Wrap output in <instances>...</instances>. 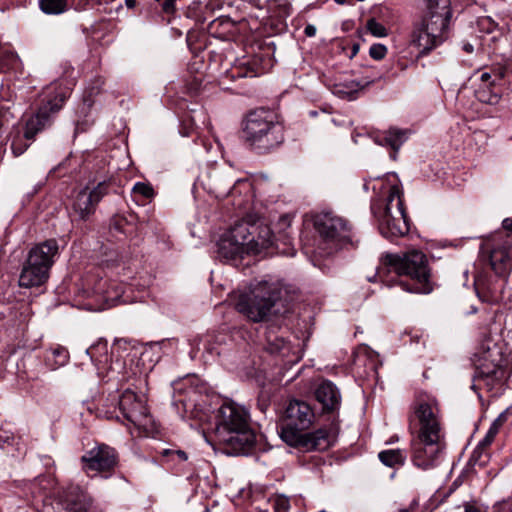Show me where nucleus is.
I'll return each instance as SVG.
<instances>
[{
	"instance_id": "1",
	"label": "nucleus",
	"mask_w": 512,
	"mask_h": 512,
	"mask_svg": "<svg viewBox=\"0 0 512 512\" xmlns=\"http://www.w3.org/2000/svg\"><path fill=\"white\" fill-rule=\"evenodd\" d=\"M315 419L312 407L305 401L293 399L289 401L284 412V425L280 436L290 446L305 450H325L330 446V435L327 429L320 428L313 432L303 433L310 428Z\"/></svg>"
},
{
	"instance_id": "2",
	"label": "nucleus",
	"mask_w": 512,
	"mask_h": 512,
	"mask_svg": "<svg viewBox=\"0 0 512 512\" xmlns=\"http://www.w3.org/2000/svg\"><path fill=\"white\" fill-rule=\"evenodd\" d=\"M290 293V287L280 280L256 281L239 294L235 308L248 320L262 322L270 316L276 303L286 300Z\"/></svg>"
},
{
	"instance_id": "3",
	"label": "nucleus",
	"mask_w": 512,
	"mask_h": 512,
	"mask_svg": "<svg viewBox=\"0 0 512 512\" xmlns=\"http://www.w3.org/2000/svg\"><path fill=\"white\" fill-rule=\"evenodd\" d=\"M247 411L235 404L225 403L219 409L215 437L230 454L246 453L256 442L250 428Z\"/></svg>"
},
{
	"instance_id": "4",
	"label": "nucleus",
	"mask_w": 512,
	"mask_h": 512,
	"mask_svg": "<svg viewBox=\"0 0 512 512\" xmlns=\"http://www.w3.org/2000/svg\"><path fill=\"white\" fill-rule=\"evenodd\" d=\"M243 138L252 149L266 153L284 141L283 127L273 111L256 109L244 120Z\"/></svg>"
},
{
	"instance_id": "5",
	"label": "nucleus",
	"mask_w": 512,
	"mask_h": 512,
	"mask_svg": "<svg viewBox=\"0 0 512 512\" xmlns=\"http://www.w3.org/2000/svg\"><path fill=\"white\" fill-rule=\"evenodd\" d=\"M313 226L319 236L334 252H354L360 245L352 227L344 218L332 213H319L313 217Z\"/></svg>"
},
{
	"instance_id": "6",
	"label": "nucleus",
	"mask_w": 512,
	"mask_h": 512,
	"mask_svg": "<svg viewBox=\"0 0 512 512\" xmlns=\"http://www.w3.org/2000/svg\"><path fill=\"white\" fill-rule=\"evenodd\" d=\"M385 207L379 216V229L385 237L403 236L409 231L403 192L396 184L387 186Z\"/></svg>"
},
{
	"instance_id": "7",
	"label": "nucleus",
	"mask_w": 512,
	"mask_h": 512,
	"mask_svg": "<svg viewBox=\"0 0 512 512\" xmlns=\"http://www.w3.org/2000/svg\"><path fill=\"white\" fill-rule=\"evenodd\" d=\"M42 105L26 123L25 139H32L39 131L51 124V117L60 111L68 94L58 83H52L44 92Z\"/></svg>"
},
{
	"instance_id": "8",
	"label": "nucleus",
	"mask_w": 512,
	"mask_h": 512,
	"mask_svg": "<svg viewBox=\"0 0 512 512\" xmlns=\"http://www.w3.org/2000/svg\"><path fill=\"white\" fill-rule=\"evenodd\" d=\"M253 215H247L243 219L235 222L227 231H225L217 241L218 253L222 256H238L250 254L252 250V223Z\"/></svg>"
},
{
	"instance_id": "9",
	"label": "nucleus",
	"mask_w": 512,
	"mask_h": 512,
	"mask_svg": "<svg viewBox=\"0 0 512 512\" xmlns=\"http://www.w3.org/2000/svg\"><path fill=\"white\" fill-rule=\"evenodd\" d=\"M91 496L78 485H69L43 503L41 512H90Z\"/></svg>"
},
{
	"instance_id": "10",
	"label": "nucleus",
	"mask_w": 512,
	"mask_h": 512,
	"mask_svg": "<svg viewBox=\"0 0 512 512\" xmlns=\"http://www.w3.org/2000/svg\"><path fill=\"white\" fill-rule=\"evenodd\" d=\"M413 420L418 426L417 435L443 436L440 407L434 398H420L413 407Z\"/></svg>"
},
{
	"instance_id": "11",
	"label": "nucleus",
	"mask_w": 512,
	"mask_h": 512,
	"mask_svg": "<svg viewBox=\"0 0 512 512\" xmlns=\"http://www.w3.org/2000/svg\"><path fill=\"white\" fill-rule=\"evenodd\" d=\"M449 26L423 18L411 34V44L421 53H427L442 44L448 38Z\"/></svg>"
},
{
	"instance_id": "12",
	"label": "nucleus",
	"mask_w": 512,
	"mask_h": 512,
	"mask_svg": "<svg viewBox=\"0 0 512 512\" xmlns=\"http://www.w3.org/2000/svg\"><path fill=\"white\" fill-rule=\"evenodd\" d=\"M411 447L413 464L423 470L431 469L444 449L443 436L417 435Z\"/></svg>"
},
{
	"instance_id": "13",
	"label": "nucleus",
	"mask_w": 512,
	"mask_h": 512,
	"mask_svg": "<svg viewBox=\"0 0 512 512\" xmlns=\"http://www.w3.org/2000/svg\"><path fill=\"white\" fill-rule=\"evenodd\" d=\"M106 194L107 184L105 182H100L93 188L84 187L72 198L70 204L71 215L80 220L88 219L94 214L98 203Z\"/></svg>"
},
{
	"instance_id": "14",
	"label": "nucleus",
	"mask_w": 512,
	"mask_h": 512,
	"mask_svg": "<svg viewBox=\"0 0 512 512\" xmlns=\"http://www.w3.org/2000/svg\"><path fill=\"white\" fill-rule=\"evenodd\" d=\"M81 462L87 474L110 472L117 465V453L113 448L100 444L86 451Z\"/></svg>"
},
{
	"instance_id": "15",
	"label": "nucleus",
	"mask_w": 512,
	"mask_h": 512,
	"mask_svg": "<svg viewBox=\"0 0 512 512\" xmlns=\"http://www.w3.org/2000/svg\"><path fill=\"white\" fill-rule=\"evenodd\" d=\"M52 265V258H27L19 276V285L24 288L43 285L49 278Z\"/></svg>"
},
{
	"instance_id": "16",
	"label": "nucleus",
	"mask_w": 512,
	"mask_h": 512,
	"mask_svg": "<svg viewBox=\"0 0 512 512\" xmlns=\"http://www.w3.org/2000/svg\"><path fill=\"white\" fill-rule=\"evenodd\" d=\"M387 259L389 269L394 271L396 274L400 276H408L422 284H426L428 282L430 276L429 269L423 258H417L418 261L413 260V258Z\"/></svg>"
},
{
	"instance_id": "17",
	"label": "nucleus",
	"mask_w": 512,
	"mask_h": 512,
	"mask_svg": "<svg viewBox=\"0 0 512 512\" xmlns=\"http://www.w3.org/2000/svg\"><path fill=\"white\" fill-rule=\"evenodd\" d=\"M119 409L124 418L135 426L147 425L149 420L147 408L133 391L126 390L122 393L119 399Z\"/></svg>"
},
{
	"instance_id": "18",
	"label": "nucleus",
	"mask_w": 512,
	"mask_h": 512,
	"mask_svg": "<svg viewBox=\"0 0 512 512\" xmlns=\"http://www.w3.org/2000/svg\"><path fill=\"white\" fill-rule=\"evenodd\" d=\"M477 356V369L479 375L483 378H497L499 372H501L502 357L499 348L493 344H483L480 352Z\"/></svg>"
},
{
	"instance_id": "19",
	"label": "nucleus",
	"mask_w": 512,
	"mask_h": 512,
	"mask_svg": "<svg viewBox=\"0 0 512 512\" xmlns=\"http://www.w3.org/2000/svg\"><path fill=\"white\" fill-rule=\"evenodd\" d=\"M252 223L254 227H252V234L256 233V237H252V246H249V249L252 250L253 254H276L280 253V251L276 250L273 232L269 225L260 222L257 223L256 217L253 215ZM281 254L288 255L289 252L281 251Z\"/></svg>"
},
{
	"instance_id": "20",
	"label": "nucleus",
	"mask_w": 512,
	"mask_h": 512,
	"mask_svg": "<svg viewBox=\"0 0 512 512\" xmlns=\"http://www.w3.org/2000/svg\"><path fill=\"white\" fill-rule=\"evenodd\" d=\"M315 398L321 404L323 412H334L341 404L340 392L330 381H323L316 388Z\"/></svg>"
},
{
	"instance_id": "21",
	"label": "nucleus",
	"mask_w": 512,
	"mask_h": 512,
	"mask_svg": "<svg viewBox=\"0 0 512 512\" xmlns=\"http://www.w3.org/2000/svg\"><path fill=\"white\" fill-rule=\"evenodd\" d=\"M450 0H427V13L425 18L449 26L452 16Z\"/></svg>"
},
{
	"instance_id": "22",
	"label": "nucleus",
	"mask_w": 512,
	"mask_h": 512,
	"mask_svg": "<svg viewBox=\"0 0 512 512\" xmlns=\"http://www.w3.org/2000/svg\"><path fill=\"white\" fill-rule=\"evenodd\" d=\"M378 458L385 466L394 468L404 465L406 454L400 449H389L381 451Z\"/></svg>"
},
{
	"instance_id": "23",
	"label": "nucleus",
	"mask_w": 512,
	"mask_h": 512,
	"mask_svg": "<svg viewBox=\"0 0 512 512\" xmlns=\"http://www.w3.org/2000/svg\"><path fill=\"white\" fill-rule=\"evenodd\" d=\"M482 260L483 266H489L498 276H506L512 269V258H482Z\"/></svg>"
},
{
	"instance_id": "24",
	"label": "nucleus",
	"mask_w": 512,
	"mask_h": 512,
	"mask_svg": "<svg viewBox=\"0 0 512 512\" xmlns=\"http://www.w3.org/2000/svg\"><path fill=\"white\" fill-rule=\"evenodd\" d=\"M60 252L57 241L49 239L32 247L28 256H55Z\"/></svg>"
},
{
	"instance_id": "25",
	"label": "nucleus",
	"mask_w": 512,
	"mask_h": 512,
	"mask_svg": "<svg viewBox=\"0 0 512 512\" xmlns=\"http://www.w3.org/2000/svg\"><path fill=\"white\" fill-rule=\"evenodd\" d=\"M484 253L493 256L494 254H501L502 256H512V246L509 245V241L505 240L497 243L487 241L484 246Z\"/></svg>"
},
{
	"instance_id": "26",
	"label": "nucleus",
	"mask_w": 512,
	"mask_h": 512,
	"mask_svg": "<svg viewBox=\"0 0 512 512\" xmlns=\"http://www.w3.org/2000/svg\"><path fill=\"white\" fill-rule=\"evenodd\" d=\"M39 6L45 14H61L67 9V0H39Z\"/></svg>"
},
{
	"instance_id": "27",
	"label": "nucleus",
	"mask_w": 512,
	"mask_h": 512,
	"mask_svg": "<svg viewBox=\"0 0 512 512\" xmlns=\"http://www.w3.org/2000/svg\"><path fill=\"white\" fill-rule=\"evenodd\" d=\"M268 350L270 353L279 354L282 357H288L292 348L284 338L275 337L274 339L269 338Z\"/></svg>"
},
{
	"instance_id": "28",
	"label": "nucleus",
	"mask_w": 512,
	"mask_h": 512,
	"mask_svg": "<svg viewBox=\"0 0 512 512\" xmlns=\"http://www.w3.org/2000/svg\"><path fill=\"white\" fill-rule=\"evenodd\" d=\"M493 441L494 438L486 434L484 439L478 444V446L474 450L472 460H474L475 462L479 461L481 465H484L488 459V455L485 452V450Z\"/></svg>"
},
{
	"instance_id": "29",
	"label": "nucleus",
	"mask_w": 512,
	"mask_h": 512,
	"mask_svg": "<svg viewBox=\"0 0 512 512\" xmlns=\"http://www.w3.org/2000/svg\"><path fill=\"white\" fill-rule=\"evenodd\" d=\"M406 139V135H405V132L404 131H401V130H398L396 128H392L390 129L384 140L385 142L391 146V148L396 152L400 147L401 145L403 144V142L405 141Z\"/></svg>"
},
{
	"instance_id": "30",
	"label": "nucleus",
	"mask_w": 512,
	"mask_h": 512,
	"mask_svg": "<svg viewBox=\"0 0 512 512\" xmlns=\"http://www.w3.org/2000/svg\"><path fill=\"white\" fill-rule=\"evenodd\" d=\"M132 194L135 196V200L138 201L140 198L152 199L155 195V192L151 184L145 182H137L132 188Z\"/></svg>"
},
{
	"instance_id": "31",
	"label": "nucleus",
	"mask_w": 512,
	"mask_h": 512,
	"mask_svg": "<svg viewBox=\"0 0 512 512\" xmlns=\"http://www.w3.org/2000/svg\"><path fill=\"white\" fill-rule=\"evenodd\" d=\"M372 82H373L372 80H366V81L351 80L343 85V87L346 88V90L341 89V86H338V89L336 92L351 95L359 90L364 89L365 87L370 85Z\"/></svg>"
},
{
	"instance_id": "32",
	"label": "nucleus",
	"mask_w": 512,
	"mask_h": 512,
	"mask_svg": "<svg viewBox=\"0 0 512 512\" xmlns=\"http://www.w3.org/2000/svg\"><path fill=\"white\" fill-rule=\"evenodd\" d=\"M477 98L487 104L495 105L499 102V95L497 93H493L491 88L479 87L476 91Z\"/></svg>"
},
{
	"instance_id": "33",
	"label": "nucleus",
	"mask_w": 512,
	"mask_h": 512,
	"mask_svg": "<svg viewBox=\"0 0 512 512\" xmlns=\"http://www.w3.org/2000/svg\"><path fill=\"white\" fill-rule=\"evenodd\" d=\"M270 501L273 506V512H289L290 501L285 495H275L271 497Z\"/></svg>"
},
{
	"instance_id": "34",
	"label": "nucleus",
	"mask_w": 512,
	"mask_h": 512,
	"mask_svg": "<svg viewBox=\"0 0 512 512\" xmlns=\"http://www.w3.org/2000/svg\"><path fill=\"white\" fill-rule=\"evenodd\" d=\"M366 28L375 37L381 38L388 35L386 27L377 22L374 18H371L367 21Z\"/></svg>"
},
{
	"instance_id": "35",
	"label": "nucleus",
	"mask_w": 512,
	"mask_h": 512,
	"mask_svg": "<svg viewBox=\"0 0 512 512\" xmlns=\"http://www.w3.org/2000/svg\"><path fill=\"white\" fill-rule=\"evenodd\" d=\"M387 54V48L383 44H373L369 49V55L374 60H382Z\"/></svg>"
},
{
	"instance_id": "36",
	"label": "nucleus",
	"mask_w": 512,
	"mask_h": 512,
	"mask_svg": "<svg viewBox=\"0 0 512 512\" xmlns=\"http://www.w3.org/2000/svg\"><path fill=\"white\" fill-rule=\"evenodd\" d=\"M162 455L165 457H172V459L177 458L180 462H185L188 460V455L183 450H172V449H165L162 452Z\"/></svg>"
},
{
	"instance_id": "37",
	"label": "nucleus",
	"mask_w": 512,
	"mask_h": 512,
	"mask_svg": "<svg viewBox=\"0 0 512 512\" xmlns=\"http://www.w3.org/2000/svg\"><path fill=\"white\" fill-rule=\"evenodd\" d=\"M480 81H481L480 87L492 88L493 86L496 85L495 82H493V75L490 70L484 71L480 74Z\"/></svg>"
},
{
	"instance_id": "38",
	"label": "nucleus",
	"mask_w": 512,
	"mask_h": 512,
	"mask_svg": "<svg viewBox=\"0 0 512 512\" xmlns=\"http://www.w3.org/2000/svg\"><path fill=\"white\" fill-rule=\"evenodd\" d=\"M478 23L480 28L485 29L487 33H491L497 28V24L490 17L481 18Z\"/></svg>"
},
{
	"instance_id": "39",
	"label": "nucleus",
	"mask_w": 512,
	"mask_h": 512,
	"mask_svg": "<svg viewBox=\"0 0 512 512\" xmlns=\"http://www.w3.org/2000/svg\"><path fill=\"white\" fill-rule=\"evenodd\" d=\"M493 75V82L497 84L498 81L502 80L506 76L507 69L504 66H497L490 69Z\"/></svg>"
},
{
	"instance_id": "40",
	"label": "nucleus",
	"mask_w": 512,
	"mask_h": 512,
	"mask_svg": "<svg viewBox=\"0 0 512 512\" xmlns=\"http://www.w3.org/2000/svg\"><path fill=\"white\" fill-rule=\"evenodd\" d=\"M27 147H28L27 144H22V139L21 138L15 139L12 142V145H11V149H12L13 154L15 156L21 155L26 150Z\"/></svg>"
},
{
	"instance_id": "41",
	"label": "nucleus",
	"mask_w": 512,
	"mask_h": 512,
	"mask_svg": "<svg viewBox=\"0 0 512 512\" xmlns=\"http://www.w3.org/2000/svg\"><path fill=\"white\" fill-rule=\"evenodd\" d=\"M3 59H7L9 63L13 64L18 60V57L14 52L2 47V50L0 51V60Z\"/></svg>"
},
{
	"instance_id": "42",
	"label": "nucleus",
	"mask_w": 512,
	"mask_h": 512,
	"mask_svg": "<svg viewBox=\"0 0 512 512\" xmlns=\"http://www.w3.org/2000/svg\"><path fill=\"white\" fill-rule=\"evenodd\" d=\"M53 355L60 358V364H64L68 359V352L65 348L59 347L53 350Z\"/></svg>"
},
{
	"instance_id": "43",
	"label": "nucleus",
	"mask_w": 512,
	"mask_h": 512,
	"mask_svg": "<svg viewBox=\"0 0 512 512\" xmlns=\"http://www.w3.org/2000/svg\"><path fill=\"white\" fill-rule=\"evenodd\" d=\"M508 418V410L502 412L492 423V425L501 428L503 424L507 421Z\"/></svg>"
},
{
	"instance_id": "44",
	"label": "nucleus",
	"mask_w": 512,
	"mask_h": 512,
	"mask_svg": "<svg viewBox=\"0 0 512 512\" xmlns=\"http://www.w3.org/2000/svg\"><path fill=\"white\" fill-rule=\"evenodd\" d=\"M175 0H164L162 9L166 13H172L174 11Z\"/></svg>"
},
{
	"instance_id": "45",
	"label": "nucleus",
	"mask_w": 512,
	"mask_h": 512,
	"mask_svg": "<svg viewBox=\"0 0 512 512\" xmlns=\"http://www.w3.org/2000/svg\"><path fill=\"white\" fill-rule=\"evenodd\" d=\"M502 227L508 231V232H511L512 233V217L511 218H505L503 221H502Z\"/></svg>"
},
{
	"instance_id": "46",
	"label": "nucleus",
	"mask_w": 512,
	"mask_h": 512,
	"mask_svg": "<svg viewBox=\"0 0 512 512\" xmlns=\"http://www.w3.org/2000/svg\"><path fill=\"white\" fill-rule=\"evenodd\" d=\"M499 430H500V428L491 424L487 434L495 439V436L498 434Z\"/></svg>"
},
{
	"instance_id": "47",
	"label": "nucleus",
	"mask_w": 512,
	"mask_h": 512,
	"mask_svg": "<svg viewBox=\"0 0 512 512\" xmlns=\"http://www.w3.org/2000/svg\"><path fill=\"white\" fill-rule=\"evenodd\" d=\"M315 33H316V28H315L314 26H312V25H307V26L305 27V34H306L307 36L312 37V36H314V35H315Z\"/></svg>"
},
{
	"instance_id": "48",
	"label": "nucleus",
	"mask_w": 512,
	"mask_h": 512,
	"mask_svg": "<svg viewBox=\"0 0 512 512\" xmlns=\"http://www.w3.org/2000/svg\"><path fill=\"white\" fill-rule=\"evenodd\" d=\"M281 221H282L284 224L290 225L291 218H290L288 215H285V216H282V217H281Z\"/></svg>"
},
{
	"instance_id": "49",
	"label": "nucleus",
	"mask_w": 512,
	"mask_h": 512,
	"mask_svg": "<svg viewBox=\"0 0 512 512\" xmlns=\"http://www.w3.org/2000/svg\"><path fill=\"white\" fill-rule=\"evenodd\" d=\"M464 50L468 53L473 52V46L471 44L464 45Z\"/></svg>"
},
{
	"instance_id": "50",
	"label": "nucleus",
	"mask_w": 512,
	"mask_h": 512,
	"mask_svg": "<svg viewBox=\"0 0 512 512\" xmlns=\"http://www.w3.org/2000/svg\"><path fill=\"white\" fill-rule=\"evenodd\" d=\"M404 256H413V257H416V256H424V254L420 253V252H417V251H414L412 253H407L405 254Z\"/></svg>"
},
{
	"instance_id": "51",
	"label": "nucleus",
	"mask_w": 512,
	"mask_h": 512,
	"mask_svg": "<svg viewBox=\"0 0 512 512\" xmlns=\"http://www.w3.org/2000/svg\"><path fill=\"white\" fill-rule=\"evenodd\" d=\"M464 512H478V510L472 506H466Z\"/></svg>"
},
{
	"instance_id": "52",
	"label": "nucleus",
	"mask_w": 512,
	"mask_h": 512,
	"mask_svg": "<svg viewBox=\"0 0 512 512\" xmlns=\"http://www.w3.org/2000/svg\"><path fill=\"white\" fill-rule=\"evenodd\" d=\"M133 4H134V0H126V5H127L128 7H132V6H133Z\"/></svg>"
},
{
	"instance_id": "53",
	"label": "nucleus",
	"mask_w": 512,
	"mask_h": 512,
	"mask_svg": "<svg viewBox=\"0 0 512 512\" xmlns=\"http://www.w3.org/2000/svg\"><path fill=\"white\" fill-rule=\"evenodd\" d=\"M358 49H359V46L358 45H355L353 47V53L356 54L358 52Z\"/></svg>"
},
{
	"instance_id": "54",
	"label": "nucleus",
	"mask_w": 512,
	"mask_h": 512,
	"mask_svg": "<svg viewBox=\"0 0 512 512\" xmlns=\"http://www.w3.org/2000/svg\"><path fill=\"white\" fill-rule=\"evenodd\" d=\"M399 512H409V510L408 509H401V510H399Z\"/></svg>"
},
{
	"instance_id": "55",
	"label": "nucleus",
	"mask_w": 512,
	"mask_h": 512,
	"mask_svg": "<svg viewBox=\"0 0 512 512\" xmlns=\"http://www.w3.org/2000/svg\"><path fill=\"white\" fill-rule=\"evenodd\" d=\"M509 139L512 141V136Z\"/></svg>"
}]
</instances>
